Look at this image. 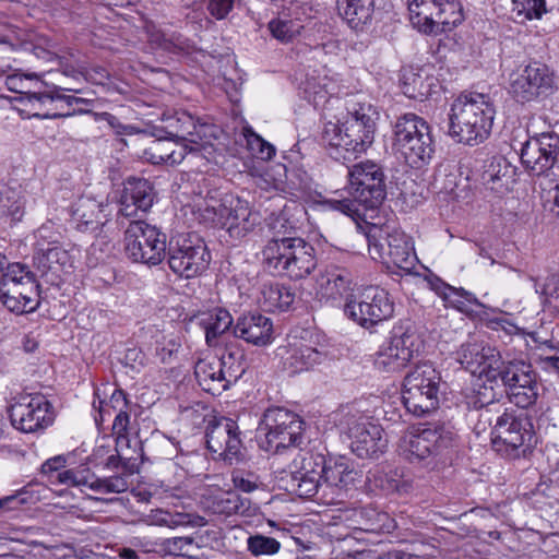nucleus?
Instances as JSON below:
<instances>
[{
	"instance_id": "38",
	"label": "nucleus",
	"mask_w": 559,
	"mask_h": 559,
	"mask_svg": "<svg viewBox=\"0 0 559 559\" xmlns=\"http://www.w3.org/2000/svg\"><path fill=\"white\" fill-rule=\"evenodd\" d=\"M68 259L67 250L58 246H49L34 252L33 267L40 273V276H45L49 272L57 273L67 263Z\"/></svg>"
},
{
	"instance_id": "37",
	"label": "nucleus",
	"mask_w": 559,
	"mask_h": 559,
	"mask_svg": "<svg viewBox=\"0 0 559 559\" xmlns=\"http://www.w3.org/2000/svg\"><path fill=\"white\" fill-rule=\"evenodd\" d=\"M100 205L92 199L80 198L71 206V216L76 229L82 233L97 231L103 223L99 221Z\"/></svg>"
},
{
	"instance_id": "1",
	"label": "nucleus",
	"mask_w": 559,
	"mask_h": 559,
	"mask_svg": "<svg viewBox=\"0 0 559 559\" xmlns=\"http://www.w3.org/2000/svg\"><path fill=\"white\" fill-rule=\"evenodd\" d=\"M379 112L366 100L350 98L346 102V118L342 124L329 121L321 133V144L336 162L356 159L372 145Z\"/></svg>"
},
{
	"instance_id": "62",
	"label": "nucleus",
	"mask_w": 559,
	"mask_h": 559,
	"mask_svg": "<svg viewBox=\"0 0 559 559\" xmlns=\"http://www.w3.org/2000/svg\"><path fill=\"white\" fill-rule=\"evenodd\" d=\"M130 426V408L117 412L112 421V433L116 436L117 447L123 443L129 447L130 440L128 439V430Z\"/></svg>"
},
{
	"instance_id": "34",
	"label": "nucleus",
	"mask_w": 559,
	"mask_h": 559,
	"mask_svg": "<svg viewBox=\"0 0 559 559\" xmlns=\"http://www.w3.org/2000/svg\"><path fill=\"white\" fill-rule=\"evenodd\" d=\"M405 158V162L413 168H421L428 165L436 152V141L432 130L421 133L420 136L396 148Z\"/></svg>"
},
{
	"instance_id": "30",
	"label": "nucleus",
	"mask_w": 559,
	"mask_h": 559,
	"mask_svg": "<svg viewBox=\"0 0 559 559\" xmlns=\"http://www.w3.org/2000/svg\"><path fill=\"white\" fill-rule=\"evenodd\" d=\"M440 388L402 386V401L408 413L421 417L439 407Z\"/></svg>"
},
{
	"instance_id": "58",
	"label": "nucleus",
	"mask_w": 559,
	"mask_h": 559,
	"mask_svg": "<svg viewBox=\"0 0 559 559\" xmlns=\"http://www.w3.org/2000/svg\"><path fill=\"white\" fill-rule=\"evenodd\" d=\"M180 343L177 337L167 336L163 333L155 335V356L159 358L160 362L168 364L177 355Z\"/></svg>"
},
{
	"instance_id": "21",
	"label": "nucleus",
	"mask_w": 559,
	"mask_h": 559,
	"mask_svg": "<svg viewBox=\"0 0 559 559\" xmlns=\"http://www.w3.org/2000/svg\"><path fill=\"white\" fill-rule=\"evenodd\" d=\"M209 128L206 123H201L187 111L164 112L159 126L152 128L153 136L164 134L171 142H189L192 145H199V142L206 135Z\"/></svg>"
},
{
	"instance_id": "16",
	"label": "nucleus",
	"mask_w": 559,
	"mask_h": 559,
	"mask_svg": "<svg viewBox=\"0 0 559 559\" xmlns=\"http://www.w3.org/2000/svg\"><path fill=\"white\" fill-rule=\"evenodd\" d=\"M8 413L12 427L24 433L43 431L55 420L52 404L39 393L13 399Z\"/></svg>"
},
{
	"instance_id": "6",
	"label": "nucleus",
	"mask_w": 559,
	"mask_h": 559,
	"mask_svg": "<svg viewBox=\"0 0 559 559\" xmlns=\"http://www.w3.org/2000/svg\"><path fill=\"white\" fill-rule=\"evenodd\" d=\"M493 449L503 456L518 459L536 443L532 417L525 411L506 407L491 427Z\"/></svg>"
},
{
	"instance_id": "2",
	"label": "nucleus",
	"mask_w": 559,
	"mask_h": 559,
	"mask_svg": "<svg viewBox=\"0 0 559 559\" xmlns=\"http://www.w3.org/2000/svg\"><path fill=\"white\" fill-rule=\"evenodd\" d=\"M495 115L488 94L463 92L451 104L448 135L460 144L479 145L489 138Z\"/></svg>"
},
{
	"instance_id": "64",
	"label": "nucleus",
	"mask_w": 559,
	"mask_h": 559,
	"mask_svg": "<svg viewBox=\"0 0 559 559\" xmlns=\"http://www.w3.org/2000/svg\"><path fill=\"white\" fill-rule=\"evenodd\" d=\"M231 480L235 488L243 492H252L259 487V476L245 469L234 471Z\"/></svg>"
},
{
	"instance_id": "61",
	"label": "nucleus",
	"mask_w": 559,
	"mask_h": 559,
	"mask_svg": "<svg viewBox=\"0 0 559 559\" xmlns=\"http://www.w3.org/2000/svg\"><path fill=\"white\" fill-rule=\"evenodd\" d=\"M243 5V0H206V11L216 21L228 17L233 10Z\"/></svg>"
},
{
	"instance_id": "8",
	"label": "nucleus",
	"mask_w": 559,
	"mask_h": 559,
	"mask_svg": "<svg viewBox=\"0 0 559 559\" xmlns=\"http://www.w3.org/2000/svg\"><path fill=\"white\" fill-rule=\"evenodd\" d=\"M199 218L204 224L226 229L235 241L245 238L257 225V215L250 211L247 202L238 198L206 202L204 207L199 209Z\"/></svg>"
},
{
	"instance_id": "29",
	"label": "nucleus",
	"mask_w": 559,
	"mask_h": 559,
	"mask_svg": "<svg viewBox=\"0 0 559 559\" xmlns=\"http://www.w3.org/2000/svg\"><path fill=\"white\" fill-rule=\"evenodd\" d=\"M336 9L352 29L364 32L372 23L374 0H336Z\"/></svg>"
},
{
	"instance_id": "48",
	"label": "nucleus",
	"mask_w": 559,
	"mask_h": 559,
	"mask_svg": "<svg viewBox=\"0 0 559 559\" xmlns=\"http://www.w3.org/2000/svg\"><path fill=\"white\" fill-rule=\"evenodd\" d=\"M304 26L298 20L288 17H275L267 23V31L271 36L281 44L293 43L300 35Z\"/></svg>"
},
{
	"instance_id": "11",
	"label": "nucleus",
	"mask_w": 559,
	"mask_h": 559,
	"mask_svg": "<svg viewBox=\"0 0 559 559\" xmlns=\"http://www.w3.org/2000/svg\"><path fill=\"white\" fill-rule=\"evenodd\" d=\"M348 193L365 210H378L386 199L388 176L384 167L371 159L361 160L348 168Z\"/></svg>"
},
{
	"instance_id": "28",
	"label": "nucleus",
	"mask_w": 559,
	"mask_h": 559,
	"mask_svg": "<svg viewBox=\"0 0 559 559\" xmlns=\"http://www.w3.org/2000/svg\"><path fill=\"white\" fill-rule=\"evenodd\" d=\"M514 173L507 158L495 156L485 165L480 181L487 190L497 195H503L510 190Z\"/></svg>"
},
{
	"instance_id": "49",
	"label": "nucleus",
	"mask_w": 559,
	"mask_h": 559,
	"mask_svg": "<svg viewBox=\"0 0 559 559\" xmlns=\"http://www.w3.org/2000/svg\"><path fill=\"white\" fill-rule=\"evenodd\" d=\"M24 197L21 190L5 187L0 191V214L19 222L24 215Z\"/></svg>"
},
{
	"instance_id": "20",
	"label": "nucleus",
	"mask_w": 559,
	"mask_h": 559,
	"mask_svg": "<svg viewBox=\"0 0 559 559\" xmlns=\"http://www.w3.org/2000/svg\"><path fill=\"white\" fill-rule=\"evenodd\" d=\"M43 90L39 88L38 91H28V92H21L20 102H23L24 99H27V102L35 107L36 104L41 105H48L49 108L46 111L43 112H33L32 116L39 119H47L46 117H43V114L47 112H55V114H61L63 111H74L76 108H74V105L78 104H84V105H94V99L83 98V97H76L74 95H67L64 92H73V93H80L81 90L73 88V87H67L57 85L53 83H48L45 81H41Z\"/></svg>"
},
{
	"instance_id": "51",
	"label": "nucleus",
	"mask_w": 559,
	"mask_h": 559,
	"mask_svg": "<svg viewBox=\"0 0 559 559\" xmlns=\"http://www.w3.org/2000/svg\"><path fill=\"white\" fill-rule=\"evenodd\" d=\"M536 292L540 294L545 310L551 313L559 312V274L548 275L543 284L536 287Z\"/></svg>"
},
{
	"instance_id": "41",
	"label": "nucleus",
	"mask_w": 559,
	"mask_h": 559,
	"mask_svg": "<svg viewBox=\"0 0 559 559\" xmlns=\"http://www.w3.org/2000/svg\"><path fill=\"white\" fill-rule=\"evenodd\" d=\"M262 294L270 310L288 311L296 300V289L280 283L264 286Z\"/></svg>"
},
{
	"instance_id": "50",
	"label": "nucleus",
	"mask_w": 559,
	"mask_h": 559,
	"mask_svg": "<svg viewBox=\"0 0 559 559\" xmlns=\"http://www.w3.org/2000/svg\"><path fill=\"white\" fill-rule=\"evenodd\" d=\"M539 384H524L523 386H514L507 390H500V396L506 394L509 402L514 404L518 409L525 411L533 406L539 396Z\"/></svg>"
},
{
	"instance_id": "4",
	"label": "nucleus",
	"mask_w": 559,
	"mask_h": 559,
	"mask_svg": "<svg viewBox=\"0 0 559 559\" xmlns=\"http://www.w3.org/2000/svg\"><path fill=\"white\" fill-rule=\"evenodd\" d=\"M454 442L451 427L444 423H427L414 427L403 438V452L409 463L436 468L450 459Z\"/></svg>"
},
{
	"instance_id": "63",
	"label": "nucleus",
	"mask_w": 559,
	"mask_h": 559,
	"mask_svg": "<svg viewBox=\"0 0 559 559\" xmlns=\"http://www.w3.org/2000/svg\"><path fill=\"white\" fill-rule=\"evenodd\" d=\"M324 204L333 211H337L352 217L354 221H357V218L360 217L358 209L360 205L359 201H356L353 197L344 199H328L324 201Z\"/></svg>"
},
{
	"instance_id": "39",
	"label": "nucleus",
	"mask_w": 559,
	"mask_h": 559,
	"mask_svg": "<svg viewBox=\"0 0 559 559\" xmlns=\"http://www.w3.org/2000/svg\"><path fill=\"white\" fill-rule=\"evenodd\" d=\"M218 360L230 385L242 377L248 367L243 349L233 343L226 344Z\"/></svg>"
},
{
	"instance_id": "33",
	"label": "nucleus",
	"mask_w": 559,
	"mask_h": 559,
	"mask_svg": "<svg viewBox=\"0 0 559 559\" xmlns=\"http://www.w3.org/2000/svg\"><path fill=\"white\" fill-rule=\"evenodd\" d=\"M359 476L349 459L345 456H326L323 472V483L331 487L346 489L353 485Z\"/></svg>"
},
{
	"instance_id": "22",
	"label": "nucleus",
	"mask_w": 559,
	"mask_h": 559,
	"mask_svg": "<svg viewBox=\"0 0 559 559\" xmlns=\"http://www.w3.org/2000/svg\"><path fill=\"white\" fill-rule=\"evenodd\" d=\"M154 199V186L148 179L128 177L122 182V189L118 191V218L120 216L132 218L139 212L146 213L152 207Z\"/></svg>"
},
{
	"instance_id": "23",
	"label": "nucleus",
	"mask_w": 559,
	"mask_h": 559,
	"mask_svg": "<svg viewBox=\"0 0 559 559\" xmlns=\"http://www.w3.org/2000/svg\"><path fill=\"white\" fill-rule=\"evenodd\" d=\"M317 284L322 297L328 299H344L355 296L356 283L352 273L343 267L332 266L326 269L317 278Z\"/></svg>"
},
{
	"instance_id": "13",
	"label": "nucleus",
	"mask_w": 559,
	"mask_h": 559,
	"mask_svg": "<svg viewBox=\"0 0 559 559\" xmlns=\"http://www.w3.org/2000/svg\"><path fill=\"white\" fill-rule=\"evenodd\" d=\"M166 234L156 226L133 219L124 231V251L133 262L155 266L166 259Z\"/></svg>"
},
{
	"instance_id": "55",
	"label": "nucleus",
	"mask_w": 559,
	"mask_h": 559,
	"mask_svg": "<svg viewBox=\"0 0 559 559\" xmlns=\"http://www.w3.org/2000/svg\"><path fill=\"white\" fill-rule=\"evenodd\" d=\"M280 549L281 543L274 537L254 534L247 538V550L253 557L272 556L277 554Z\"/></svg>"
},
{
	"instance_id": "25",
	"label": "nucleus",
	"mask_w": 559,
	"mask_h": 559,
	"mask_svg": "<svg viewBox=\"0 0 559 559\" xmlns=\"http://www.w3.org/2000/svg\"><path fill=\"white\" fill-rule=\"evenodd\" d=\"M325 359V353L302 342L289 343L282 355L283 368L289 374L311 369Z\"/></svg>"
},
{
	"instance_id": "5",
	"label": "nucleus",
	"mask_w": 559,
	"mask_h": 559,
	"mask_svg": "<svg viewBox=\"0 0 559 559\" xmlns=\"http://www.w3.org/2000/svg\"><path fill=\"white\" fill-rule=\"evenodd\" d=\"M70 457V454H59L47 459L41 464L39 474L50 485L86 487L97 493H120L128 490L129 484L122 477H97L87 464L68 468Z\"/></svg>"
},
{
	"instance_id": "36",
	"label": "nucleus",
	"mask_w": 559,
	"mask_h": 559,
	"mask_svg": "<svg viewBox=\"0 0 559 559\" xmlns=\"http://www.w3.org/2000/svg\"><path fill=\"white\" fill-rule=\"evenodd\" d=\"M389 342L399 347L411 361L424 346V342L411 320L400 321L391 330Z\"/></svg>"
},
{
	"instance_id": "54",
	"label": "nucleus",
	"mask_w": 559,
	"mask_h": 559,
	"mask_svg": "<svg viewBox=\"0 0 559 559\" xmlns=\"http://www.w3.org/2000/svg\"><path fill=\"white\" fill-rule=\"evenodd\" d=\"M159 546L166 555L189 558L192 557V552L199 548L194 538L190 536L164 538L159 543Z\"/></svg>"
},
{
	"instance_id": "7",
	"label": "nucleus",
	"mask_w": 559,
	"mask_h": 559,
	"mask_svg": "<svg viewBox=\"0 0 559 559\" xmlns=\"http://www.w3.org/2000/svg\"><path fill=\"white\" fill-rule=\"evenodd\" d=\"M357 228L364 235L369 254L374 261H382L388 257L403 271L412 272L415 269L417 257L411 239L404 231L368 222H357Z\"/></svg>"
},
{
	"instance_id": "31",
	"label": "nucleus",
	"mask_w": 559,
	"mask_h": 559,
	"mask_svg": "<svg viewBox=\"0 0 559 559\" xmlns=\"http://www.w3.org/2000/svg\"><path fill=\"white\" fill-rule=\"evenodd\" d=\"M10 294L1 298V302L10 311L16 313H28L35 311L40 305V284L38 280L26 281L25 286L20 289H9Z\"/></svg>"
},
{
	"instance_id": "24",
	"label": "nucleus",
	"mask_w": 559,
	"mask_h": 559,
	"mask_svg": "<svg viewBox=\"0 0 559 559\" xmlns=\"http://www.w3.org/2000/svg\"><path fill=\"white\" fill-rule=\"evenodd\" d=\"M233 335L249 344L264 346L272 341V321L260 313H250L238 318Z\"/></svg>"
},
{
	"instance_id": "44",
	"label": "nucleus",
	"mask_w": 559,
	"mask_h": 559,
	"mask_svg": "<svg viewBox=\"0 0 559 559\" xmlns=\"http://www.w3.org/2000/svg\"><path fill=\"white\" fill-rule=\"evenodd\" d=\"M285 481L284 489L290 493H294L302 499H310L318 493L321 486L322 478L310 475H299L292 471L287 479L282 478Z\"/></svg>"
},
{
	"instance_id": "42",
	"label": "nucleus",
	"mask_w": 559,
	"mask_h": 559,
	"mask_svg": "<svg viewBox=\"0 0 559 559\" xmlns=\"http://www.w3.org/2000/svg\"><path fill=\"white\" fill-rule=\"evenodd\" d=\"M376 487L384 493L405 495L412 489V483L403 475L402 469L391 468L388 472H379L373 475Z\"/></svg>"
},
{
	"instance_id": "15",
	"label": "nucleus",
	"mask_w": 559,
	"mask_h": 559,
	"mask_svg": "<svg viewBox=\"0 0 559 559\" xmlns=\"http://www.w3.org/2000/svg\"><path fill=\"white\" fill-rule=\"evenodd\" d=\"M342 425L350 439V450L359 459H378L388 448V440L380 425L359 411L344 415Z\"/></svg>"
},
{
	"instance_id": "18",
	"label": "nucleus",
	"mask_w": 559,
	"mask_h": 559,
	"mask_svg": "<svg viewBox=\"0 0 559 559\" xmlns=\"http://www.w3.org/2000/svg\"><path fill=\"white\" fill-rule=\"evenodd\" d=\"M559 157V135L544 132L521 144L520 158L531 176L547 175Z\"/></svg>"
},
{
	"instance_id": "59",
	"label": "nucleus",
	"mask_w": 559,
	"mask_h": 559,
	"mask_svg": "<svg viewBox=\"0 0 559 559\" xmlns=\"http://www.w3.org/2000/svg\"><path fill=\"white\" fill-rule=\"evenodd\" d=\"M154 523L157 525H165L169 527H176L183 524L203 525L204 518L197 516L195 521H191L190 514H171L170 512L167 511H158V513L154 515Z\"/></svg>"
},
{
	"instance_id": "43",
	"label": "nucleus",
	"mask_w": 559,
	"mask_h": 559,
	"mask_svg": "<svg viewBox=\"0 0 559 559\" xmlns=\"http://www.w3.org/2000/svg\"><path fill=\"white\" fill-rule=\"evenodd\" d=\"M37 278L35 272L31 271L29 266L22 262H10L7 261L5 272L3 275V282L5 285L0 292V299L3 297L8 298L10 292L13 288L20 289L25 286L26 281H34Z\"/></svg>"
},
{
	"instance_id": "52",
	"label": "nucleus",
	"mask_w": 559,
	"mask_h": 559,
	"mask_svg": "<svg viewBox=\"0 0 559 559\" xmlns=\"http://www.w3.org/2000/svg\"><path fill=\"white\" fill-rule=\"evenodd\" d=\"M38 500L39 496L34 492L31 485H27L16 490L13 495L0 498V510H22L35 504Z\"/></svg>"
},
{
	"instance_id": "3",
	"label": "nucleus",
	"mask_w": 559,
	"mask_h": 559,
	"mask_svg": "<svg viewBox=\"0 0 559 559\" xmlns=\"http://www.w3.org/2000/svg\"><path fill=\"white\" fill-rule=\"evenodd\" d=\"M261 254L267 273L292 281L308 277L318 265L314 247L300 237L275 236L265 243Z\"/></svg>"
},
{
	"instance_id": "45",
	"label": "nucleus",
	"mask_w": 559,
	"mask_h": 559,
	"mask_svg": "<svg viewBox=\"0 0 559 559\" xmlns=\"http://www.w3.org/2000/svg\"><path fill=\"white\" fill-rule=\"evenodd\" d=\"M408 362L411 360L400 353L399 347L389 342L376 354L373 365L377 370L390 373L401 371Z\"/></svg>"
},
{
	"instance_id": "57",
	"label": "nucleus",
	"mask_w": 559,
	"mask_h": 559,
	"mask_svg": "<svg viewBox=\"0 0 559 559\" xmlns=\"http://www.w3.org/2000/svg\"><path fill=\"white\" fill-rule=\"evenodd\" d=\"M402 93L411 99H423L429 92V85H426L420 74H404L401 82Z\"/></svg>"
},
{
	"instance_id": "32",
	"label": "nucleus",
	"mask_w": 559,
	"mask_h": 559,
	"mask_svg": "<svg viewBox=\"0 0 559 559\" xmlns=\"http://www.w3.org/2000/svg\"><path fill=\"white\" fill-rule=\"evenodd\" d=\"M194 374L201 388L212 395H219L230 386L218 359L199 360L194 367Z\"/></svg>"
},
{
	"instance_id": "14",
	"label": "nucleus",
	"mask_w": 559,
	"mask_h": 559,
	"mask_svg": "<svg viewBox=\"0 0 559 559\" xmlns=\"http://www.w3.org/2000/svg\"><path fill=\"white\" fill-rule=\"evenodd\" d=\"M166 259L176 275L190 280L207 270L212 257L204 240L192 236H178L170 238Z\"/></svg>"
},
{
	"instance_id": "19",
	"label": "nucleus",
	"mask_w": 559,
	"mask_h": 559,
	"mask_svg": "<svg viewBox=\"0 0 559 559\" xmlns=\"http://www.w3.org/2000/svg\"><path fill=\"white\" fill-rule=\"evenodd\" d=\"M455 360L466 371L492 383L504 359L497 348L484 342L467 341L456 350Z\"/></svg>"
},
{
	"instance_id": "56",
	"label": "nucleus",
	"mask_w": 559,
	"mask_h": 559,
	"mask_svg": "<svg viewBox=\"0 0 559 559\" xmlns=\"http://www.w3.org/2000/svg\"><path fill=\"white\" fill-rule=\"evenodd\" d=\"M118 448L116 445V454H111L106 459L105 467L117 472L116 476H120L127 481L126 477L138 471L136 459L122 455Z\"/></svg>"
},
{
	"instance_id": "60",
	"label": "nucleus",
	"mask_w": 559,
	"mask_h": 559,
	"mask_svg": "<svg viewBox=\"0 0 559 559\" xmlns=\"http://www.w3.org/2000/svg\"><path fill=\"white\" fill-rule=\"evenodd\" d=\"M155 140L152 144L144 151V154L147 160L154 165L167 164L170 152V147H168V140L164 134L162 136H154Z\"/></svg>"
},
{
	"instance_id": "53",
	"label": "nucleus",
	"mask_w": 559,
	"mask_h": 559,
	"mask_svg": "<svg viewBox=\"0 0 559 559\" xmlns=\"http://www.w3.org/2000/svg\"><path fill=\"white\" fill-rule=\"evenodd\" d=\"M514 20L523 23L526 20L540 19L546 13V0H512Z\"/></svg>"
},
{
	"instance_id": "46",
	"label": "nucleus",
	"mask_w": 559,
	"mask_h": 559,
	"mask_svg": "<svg viewBox=\"0 0 559 559\" xmlns=\"http://www.w3.org/2000/svg\"><path fill=\"white\" fill-rule=\"evenodd\" d=\"M436 17L439 24V34L451 32L464 20L462 4L457 0H441L438 3Z\"/></svg>"
},
{
	"instance_id": "40",
	"label": "nucleus",
	"mask_w": 559,
	"mask_h": 559,
	"mask_svg": "<svg viewBox=\"0 0 559 559\" xmlns=\"http://www.w3.org/2000/svg\"><path fill=\"white\" fill-rule=\"evenodd\" d=\"M440 372L433 365L430 361H420L405 374L403 385L411 389L418 386L432 390V388H440Z\"/></svg>"
},
{
	"instance_id": "17",
	"label": "nucleus",
	"mask_w": 559,
	"mask_h": 559,
	"mask_svg": "<svg viewBox=\"0 0 559 559\" xmlns=\"http://www.w3.org/2000/svg\"><path fill=\"white\" fill-rule=\"evenodd\" d=\"M239 426L236 420L221 416H213L207 421L205 429V442L209 451L216 455L215 459L233 463L238 461L242 453V440Z\"/></svg>"
},
{
	"instance_id": "10",
	"label": "nucleus",
	"mask_w": 559,
	"mask_h": 559,
	"mask_svg": "<svg viewBox=\"0 0 559 559\" xmlns=\"http://www.w3.org/2000/svg\"><path fill=\"white\" fill-rule=\"evenodd\" d=\"M558 90L556 71L545 62L530 60L510 80L509 94L519 104L543 102Z\"/></svg>"
},
{
	"instance_id": "35",
	"label": "nucleus",
	"mask_w": 559,
	"mask_h": 559,
	"mask_svg": "<svg viewBox=\"0 0 559 559\" xmlns=\"http://www.w3.org/2000/svg\"><path fill=\"white\" fill-rule=\"evenodd\" d=\"M431 126L420 116L414 112H405L399 116L393 124V146L399 148L420 136L421 133L431 131Z\"/></svg>"
},
{
	"instance_id": "12",
	"label": "nucleus",
	"mask_w": 559,
	"mask_h": 559,
	"mask_svg": "<svg viewBox=\"0 0 559 559\" xmlns=\"http://www.w3.org/2000/svg\"><path fill=\"white\" fill-rule=\"evenodd\" d=\"M345 317L365 330L371 331L394 314V301L384 288L367 286L344 304Z\"/></svg>"
},
{
	"instance_id": "27",
	"label": "nucleus",
	"mask_w": 559,
	"mask_h": 559,
	"mask_svg": "<svg viewBox=\"0 0 559 559\" xmlns=\"http://www.w3.org/2000/svg\"><path fill=\"white\" fill-rule=\"evenodd\" d=\"M537 373L531 364L524 360H503L498 372L492 379L500 390H507L514 386H523L524 384H536Z\"/></svg>"
},
{
	"instance_id": "9",
	"label": "nucleus",
	"mask_w": 559,
	"mask_h": 559,
	"mask_svg": "<svg viewBox=\"0 0 559 559\" xmlns=\"http://www.w3.org/2000/svg\"><path fill=\"white\" fill-rule=\"evenodd\" d=\"M305 420L284 407H269L260 419L258 431L265 437L264 450L281 453L290 447H299L304 441Z\"/></svg>"
},
{
	"instance_id": "47",
	"label": "nucleus",
	"mask_w": 559,
	"mask_h": 559,
	"mask_svg": "<svg viewBox=\"0 0 559 559\" xmlns=\"http://www.w3.org/2000/svg\"><path fill=\"white\" fill-rule=\"evenodd\" d=\"M326 456L322 453L306 451L293 460L294 472L299 475L323 477Z\"/></svg>"
},
{
	"instance_id": "26",
	"label": "nucleus",
	"mask_w": 559,
	"mask_h": 559,
	"mask_svg": "<svg viewBox=\"0 0 559 559\" xmlns=\"http://www.w3.org/2000/svg\"><path fill=\"white\" fill-rule=\"evenodd\" d=\"M192 321L204 330L205 343L210 347L217 346L233 325V317L229 311L219 307L199 312L193 316Z\"/></svg>"
}]
</instances>
